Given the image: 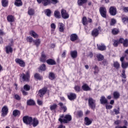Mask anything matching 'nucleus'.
I'll list each match as a JSON object with an SVG mask.
<instances>
[{
    "mask_svg": "<svg viewBox=\"0 0 128 128\" xmlns=\"http://www.w3.org/2000/svg\"><path fill=\"white\" fill-rule=\"evenodd\" d=\"M112 32L113 34H118L120 32V30L118 28H114L112 30Z\"/></svg>",
    "mask_w": 128,
    "mask_h": 128,
    "instance_id": "obj_44",
    "label": "nucleus"
},
{
    "mask_svg": "<svg viewBox=\"0 0 128 128\" xmlns=\"http://www.w3.org/2000/svg\"><path fill=\"white\" fill-rule=\"evenodd\" d=\"M21 92L23 94V96H28V93L26 92V91H25L24 90H21Z\"/></svg>",
    "mask_w": 128,
    "mask_h": 128,
    "instance_id": "obj_58",
    "label": "nucleus"
},
{
    "mask_svg": "<svg viewBox=\"0 0 128 128\" xmlns=\"http://www.w3.org/2000/svg\"><path fill=\"white\" fill-rule=\"evenodd\" d=\"M58 26H59V31L60 32H64V24L60 22L58 23Z\"/></svg>",
    "mask_w": 128,
    "mask_h": 128,
    "instance_id": "obj_23",
    "label": "nucleus"
},
{
    "mask_svg": "<svg viewBox=\"0 0 128 128\" xmlns=\"http://www.w3.org/2000/svg\"><path fill=\"white\" fill-rule=\"evenodd\" d=\"M48 90V89L46 88H43L41 90H40L38 92V94L40 98H42L44 94H46V92Z\"/></svg>",
    "mask_w": 128,
    "mask_h": 128,
    "instance_id": "obj_11",
    "label": "nucleus"
},
{
    "mask_svg": "<svg viewBox=\"0 0 128 128\" xmlns=\"http://www.w3.org/2000/svg\"><path fill=\"white\" fill-rule=\"evenodd\" d=\"M66 50H64L63 52V53L62 54V56L63 58H66Z\"/></svg>",
    "mask_w": 128,
    "mask_h": 128,
    "instance_id": "obj_56",
    "label": "nucleus"
},
{
    "mask_svg": "<svg viewBox=\"0 0 128 128\" xmlns=\"http://www.w3.org/2000/svg\"><path fill=\"white\" fill-rule=\"evenodd\" d=\"M84 116V112L82 110H79L77 112L76 115V118H82Z\"/></svg>",
    "mask_w": 128,
    "mask_h": 128,
    "instance_id": "obj_39",
    "label": "nucleus"
},
{
    "mask_svg": "<svg viewBox=\"0 0 128 128\" xmlns=\"http://www.w3.org/2000/svg\"><path fill=\"white\" fill-rule=\"evenodd\" d=\"M36 102L32 99L27 100V106H34Z\"/></svg>",
    "mask_w": 128,
    "mask_h": 128,
    "instance_id": "obj_33",
    "label": "nucleus"
},
{
    "mask_svg": "<svg viewBox=\"0 0 128 128\" xmlns=\"http://www.w3.org/2000/svg\"><path fill=\"white\" fill-rule=\"evenodd\" d=\"M14 4L16 6H22V0H15Z\"/></svg>",
    "mask_w": 128,
    "mask_h": 128,
    "instance_id": "obj_22",
    "label": "nucleus"
},
{
    "mask_svg": "<svg viewBox=\"0 0 128 128\" xmlns=\"http://www.w3.org/2000/svg\"><path fill=\"white\" fill-rule=\"evenodd\" d=\"M23 122L26 124H29L30 126L32 122V118L28 116H24L22 118Z\"/></svg>",
    "mask_w": 128,
    "mask_h": 128,
    "instance_id": "obj_4",
    "label": "nucleus"
},
{
    "mask_svg": "<svg viewBox=\"0 0 128 128\" xmlns=\"http://www.w3.org/2000/svg\"><path fill=\"white\" fill-rule=\"evenodd\" d=\"M20 78L22 80V82H28L30 80V74L29 72H26V74L22 73L20 76Z\"/></svg>",
    "mask_w": 128,
    "mask_h": 128,
    "instance_id": "obj_2",
    "label": "nucleus"
},
{
    "mask_svg": "<svg viewBox=\"0 0 128 128\" xmlns=\"http://www.w3.org/2000/svg\"><path fill=\"white\" fill-rule=\"evenodd\" d=\"M88 58H92L94 56V54H92V52H90L88 54Z\"/></svg>",
    "mask_w": 128,
    "mask_h": 128,
    "instance_id": "obj_62",
    "label": "nucleus"
},
{
    "mask_svg": "<svg viewBox=\"0 0 128 128\" xmlns=\"http://www.w3.org/2000/svg\"><path fill=\"white\" fill-rule=\"evenodd\" d=\"M46 54H44V52H42L41 54V58H40V62H46Z\"/></svg>",
    "mask_w": 128,
    "mask_h": 128,
    "instance_id": "obj_28",
    "label": "nucleus"
},
{
    "mask_svg": "<svg viewBox=\"0 0 128 128\" xmlns=\"http://www.w3.org/2000/svg\"><path fill=\"white\" fill-rule=\"evenodd\" d=\"M28 16H34V10L32 9V8H28Z\"/></svg>",
    "mask_w": 128,
    "mask_h": 128,
    "instance_id": "obj_27",
    "label": "nucleus"
},
{
    "mask_svg": "<svg viewBox=\"0 0 128 128\" xmlns=\"http://www.w3.org/2000/svg\"><path fill=\"white\" fill-rule=\"evenodd\" d=\"M122 20L124 24H128V16H122Z\"/></svg>",
    "mask_w": 128,
    "mask_h": 128,
    "instance_id": "obj_43",
    "label": "nucleus"
},
{
    "mask_svg": "<svg viewBox=\"0 0 128 128\" xmlns=\"http://www.w3.org/2000/svg\"><path fill=\"white\" fill-rule=\"evenodd\" d=\"M74 90H76V92H80V86H76L74 87Z\"/></svg>",
    "mask_w": 128,
    "mask_h": 128,
    "instance_id": "obj_47",
    "label": "nucleus"
},
{
    "mask_svg": "<svg viewBox=\"0 0 128 128\" xmlns=\"http://www.w3.org/2000/svg\"><path fill=\"white\" fill-rule=\"evenodd\" d=\"M88 106L91 110H96V101L92 98H88Z\"/></svg>",
    "mask_w": 128,
    "mask_h": 128,
    "instance_id": "obj_3",
    "label": "nucleus"
},
{
    "mask_svg": "<svg viewBox=\"0 0 128 128\" xmlns=\"http://www.w3.org/2000/svg\"><path fill=\"white\" fill-rule=\"evenodd\" d=\"M113 96L114 100H118V98H120V92L118 91H115L113 92Z\"/></svg>",
    "mask_w": 128,
    "mask_h": 128,
    "instance_id": "obj_21",
    "label": "nucleus"
},
{
    "mask_svg": "<svg viewBox=\"0 0 128 128\" xmlns=\"http://www.w3.org/2000/svg\"><path fill=\"white\" fill-rule=\"evenodd\" d=\"M110 14L111 16H116V8L114 6L110 7Z\"/></svg>",
    "mask_w": 128,
    "mask_h": 128,
    "instance_id": "obj_12",
    "label": "nucleus"
},
{
    "mask_svg": "<svg viewBox=\"0 0 128 128\" xmlns=\"http://www.w3.org/2000/svg\"><path fill=\"white\" fill-rule=\"evenodd\" d=\"M26 40H27V42H28L30 44H32V42H34V38L32 37L28 36L26 38Z\"/></svg>",
    "mask_w": 128,
    "mask_h": 128,
    "instance_id": "obj_49",
    "label": "nucleus"
},
{
    "mask_svg": "<svg viewBox=\"0 0 128 128\" xmlns=\"http://www.w3.org/2000/svg\"><path fill=\"white\" fill-rule=\"evenodd\" d=\"M58 106H60V107L61 110H64V112H66L68 110V108H66V106H64L62 102H59Z\"/></svg>",
    "mask_w": 128,
    "mask_h": 128,
    "instance_id": "obj_19",
    "label": "nucleus"
},
{
    "mask_svg": "<svg viewBox=\"0 0 128 128\" xmlns=\"http://www.w3.org/2000/svg\"><path fill=\"white\" fill-rule=\"evenodd\" d=\"M6 54H8L9 52H12V48L10 46H8L6 47Z\"/></svg>",
    "mask_w": 128,
    "mask_h": 128,
    "instance_id": "obj_31",
    "label": "nucleus"
},
{
    "mask_svg": "<svg viewBox=\"0 0 128 128\" xmlns=\"http://www.w3.org/2000/svg\"><path fill=\"white\" fill-rule=\"evenodd\" d=\"M106 110H112V106L111 105H106Z\"/></svg>",
    "mask_w": 128,
    "mask_h": 128,
    "instance_id": "obj_60",
    "label": "nucleus"
},
{
    "mask_svg": "<svg viewBox=\"0 0 128 128\" xmlns=\"http://www.w3.org/2000/svg\"><path fill=\"white\" fill-rule=\"evenodd\" d=\"M7 20L10 22H14V18L12 15H9L7 16Z\"/></svg>",
    "mask_w": 128,
    "mask_h": 128,
    "instance_id": "obj_29",
    "label": "nucleus"
},
{
    "mask_svg": "<svg viewBox=\"0 0 128 128\" xmlns=\"http://www.w3.org/2000/svg\"><path fill=\"white\" fill-rule=\"evenodd\" d=\"M96 58L98 60L100 61H102V60H104V56H102V54H97Z\"/></svg>",
    "mask_w": 128,
    "mask_h": 128,
    "instance_id": "obj_45",
    "label": "nucleus"
},
{
    "mask_svg": "<svg viewBox=\"0 0 128 128\" xmlns=\"http://www.w3.org/2000/svg\"><path fill=\"white\" fill-rule=\"evenodd\" d=\"M12 116L14 117L20 116V111L18 110H14L12 112Z\"/></svg>",
    "mask_w": 128,
    "mask_h": 128,
    "instance_id": "obj_18",
    "label": "nucleus"
},
{
    "mask_svg": "<svg viewBox=\"0 0 128 128\" xmlns=\"http://www.w3.org/2000/svg\"><path fill=\"white\" fill-rule=\"evenodd\" d=\"M115 114L118 115L120 114V107H118V110L116 108H114L113 110Z\"/></svg>",
    "mask_w": 128,
    "mask_h": 128,
    "instance_id": "obj_51",
    "label": "nucleus"
},
{
    "mask_svg": "<svg viewBox=\"0 0 128 128\" xmlns=\"http://www.w3.org/2000/svg\"><path fill=\"white\" fill-rule=\"evenodd\" d=\"M68 98L70 100H74L76 98V94L70 92L67 94Z\"/></svg>",
    "mask_w": 128,
    "mask_h": 128,
    "instance_id": "obj_9",
    "label": "nucleus"
},
{
    "mask_svg": "<svg viewBox=\"0 0 128 128\" xmlns=\"http://www.w3.org/2000/svg\"><path fill=\"white\" fill-rule=\"evenodd\" d=\"M23 88L24 90H26V92H28V90H30V86L26 84L24 86Z\"/></svg>",
    "mask_w": 128,
    "mask_h": 128,
    "instance_id": "obj_41",
    "label": "nucleus"
},
{
    "mask_svg": "<svg viewBox=\"0 0 128 128\" xmlns=\"http://www.w3.org/2000/svg\"><path fill=\"white\" fill-rule=\"evenodd\" d=\"M34 78L38 80H42V76L38 73L34 74Z\"/></svg>",
    "mask_w": 128,
    "mask_h": 128,
    "instance_id": "obj_30",
    "label": "nucleus"
},
{
    "mask_svg": "<svg viewBox=\"0 0 128 128\" xmlns=\"http://www.w3.org/2000/svg\"><path fill=\"white\" fill-rule=\"evenodd\" d=\"M122 78H126V70H122Z\"/></svg>",
    "mask_w": 128,
    "mask_h": 128,
    "instance_id": "obj_53",
    "label": "nucleus"
},
{
    "mask_svg": "<svg viewBox=\"0 0 128 128\" xmlns=\"http://www.w3.org/2000/svg\"><path fill=\"white\" fill-rule=\"evenodd\" d=\"M42 2L44 6H46L50 4V0H42Z\"/></svg>",
    "mask_w": 128,
    "mask_h": 128,
    "instance_id": "obj_34",
    "label": "nucleus"
},
{
    "mask_svg": "<svg viewBox=\"0 0 128 128\" xmlns=\"http://www.w3.org/2000/svg\"><path fill=\"white\" fill-rule=\"evenodd\" d=\"M116 21L114 19H112L111 22H110V26H114L116 23Z\"/></svg>",
    "mask_w": 128,
    "mask_h": 128,
    "instance_id": "obj_59",
    "label": "nucleus"
},
{
    "mask_svg": "<svg viewBox=\"0 0 128 128\" xmlns=\"http://www.w3.org/2000/svg\"><path fill=\"white\" fill-rule=\"evenodd\" d=\"M70 54L72 58H78V51L74 50L70 52Z\"/></svg>",
    "mask_w": 128,
    "mask_h": 128,
    "instance_id": "obj_17",
    "label": "nucleus"
},
{
    "mask_svg": "<svg viewBox=\"0 0 128 128\" xmlns=\"http://www.w3.org/2000/svg\"><path fill=\"white\" fill-rule=\"evenodd\" d=\"M58 108V104H53L50 106V110H56Z\"/></svg>",
    "mask_w": 128,
    "mask_h": 128,
    "instance_id": "obj_37",
    "label": "nucleus"
},
{
    "mask_svg": "<svg viewBox=\"0 0 128 128\" xmlns=\"http://www.w3.org/2000/svg\"><path fill=\"white\" fill-rule=\"evenodd\" d=\"M97 48L99 50H101L102 52H104V50H106V46L104 44H101L100 45L97 44Z\"/></svg>",
    "mask_w": 128,
    "mask_h": 128,
    "instance_id": "obj_15",
    "label": "nucleus"
},
{
    "mask_svg": "<svg viewBox=\"0 0 128 128\" xmlns=\"http://www.w3.org/2000/svg\"><path fill=\"white\" fill-rule=\"evenodd\" d=\"M54 16H55L56 18H60V12L58 10H56L54 12Z\"/></svg>",
    "mask_w": 128,
    "mask_h": 128,
    "instance_id": "obj_32",
    "label": "nucleus"
},
{
    "mask_svg": "<svg viewBox=\"0 0 128 128\" xmlns=\"http://www.w3.org/2000/svg\"><path fill=\"white\" fill-rule=\"evenodd\" d=\"M1 112H2L1 116L3 118H4V116H8V106H4L2 108Z\"/></svg>",
    "mask_w": 128,
    "mask_h": 128,
    "instance_id": "obj_5",
    "label": "nucleus"
},
{
    "mask_svg": "<svg viewBox=\"0 0 128 128\" xmlns=\"http://www.w3.org/2000/svg\"><path fill=\"white\" fill-rule=\"evenodd\" d=\"M82 90H84V92H88L92 90V88L88 85L86 84H83V86L82 87Z\"/></svg>",
    "mask_w": 128,
    "mask_h": 128,
    "instance_id": "obj_14",
    "label": "nucleus"
},
{
    "mask_svg": "<svg viewBox=\"0 0 128 128\" xmlns=\"http://www.w3.org/2000/svg\"><path fill=\"white\" fill-rule=\"evenodd\" d=\"M124 11L125 12H128V7H125L124 8Z\"/></svg>",
    "mask_w": 128,
    "mask_h": 128,
    "instance_id": "obj_64",
    "label": "nucleus"
},
{
    "mask_svg": "<svg viewBox=\"0 0 128 128\" xmlns=\"http://www.w3.org/2000/svg\"><path fill=\"white\" fill-rule=\"evenodd\" d=\"M123 46L126 48H128V39H126L123 42Z\"/></svg>",
    "mask_w": 128,
    "mask_h": 128,
    "instance_id": "obj_52",
    "label": "nucleus"
},
{
    "mask_svg": "<svg viewBox=\"0 0 128 128\" xmlns=\"http://www.w3.org/2000/svg\"><path fill=\"white\" fill-rule=\"evenodd\" d=\"M82 23L84 26H86V24H88V20L86 19V17H84L82 18Z\"/></svg>",
    "mask_w": 128,
    "mask_h": 128,
    "instance_id": "obj_46",
    "label": "nucleus"
},
{
    "mask_svg": "<svg viewBox=\"0 0 128 128\" xmlns=\"http://www.w3.org/2000/svg\"><path fill=\"white\" fill-rule=\"evenodd\" d=\"M51 1L52 2V4H56L58 2V0H51Z\"/></svg>",
    "mask_w": 128,
    "mask_h": 128,
    "instance_id": "obj_61",
    "label": "nucleus"
},
{
    "mask_svg": "<svg viewBox=\"0 0 128 128\" xmlns=\"http://www.w3.org/2000/svg\"><path fill=\"white\" fill-rule=\"evenodd\" d=\"M61 14L63 18L66 19L70 18V15H68V14L66 12V10L64 9H62L61 10Z\"/></svg>",
    "mask_w": 128,
    "mask_h": 128,
    "instance_id": "obj_8",
    "label": "nucleus"
},
{
    "mask_svg": "<svg viewBox=\"0 0 128 128\" xmlns=\"http://www.w3.org/2000/svg\"><path fill=\"white\" fill-rule=\"evenodd\" d=\"M40 70H42V72H44L46 70V64H42L40 67Z\"/></svg>",
    "mask_w": 128,
    "mask_h": 128,
    "instance_id": "obj_48",
    "label": "nucleus"
},
{
    "mask_svg": "<svg viewBox=\"0 0 128 128\" xmlns=\"http://www.w3.org/2000/svg\"><path fill=\"white\" fill-rule=\"evenodd\" d=\"M14 98L17 100H20V97L18 94H15Z\"/></svg>",
    "mask_w": 128,
    "mask_h": 128,
    "instance_id": "obj_57",
    "label": "nucleus"
},
{
    "mask_svg": "<svg viewBox=\"0 0 128 128\" xmlns=\"http://www.w3.org/2000/svg\"><path fill=\"white\" fill-rule=\"evenodd\" d=\"M30 34L31 36H32L34 38H38V34L34 30H31Z\"/></svg>",
    "mask_w": 128,
    "mask_h": 128,
    "instance_id": "obj_24",
    "label": "nucleus"
},
{
    "mask_svg": "<svg viewBox=\"0 0 128 128\" xmlns=\"http://www.w3.org/2000/svg\"><path fill=\"white\" fill-rule=\"evenodd\" d=\"M50 27H51V28L53 29L52 30V32H54V30H56V24L54 23L50 25Z\"/></svg>",
    "mask_w": 128,
    "mask_h": 128,
    "instance_id": "obj_55",
    "label": "nucleus"
},
{
    "mask_svg": "<svg viewBox=\"0 0 128 128\" xmlns=\"http://www.w3.org/2000/svg\"><path fill=\"white\" fill-rule=\"evenodd\" d=\"M94 74H98V72H100V70H98V68L96 66L94 68Z\"/></svg>",
    "mask_w": 128,
    "mask_h": 128,
    "instance_id": "obj_54",
    "label": "nucleus"
},
{
    "mask_svg": "<svg viewBox=\"0 0 128 128\" xmlns=\"http://www.w3.org/2000/svg\"><path fill=\"white\" fill-rule=\"evenodd\" d=\"M88 2V0H78V6H82V4Z\"/></svg>",
    "mask_w": 128,
    "mask_h": 128,
    "instance_id": "obj_38",
    "label": "nucleus"
},
{
    "mask_svg": "<svg viewBox=\"0 0 128 128\" xmlns=\"http://www.w3.org/2000/svg\"><path fill=\"white\" fill-rule=\"evenodd\" d=\"M100 26L98 27L97 28L94 29L92 32V36L96 38L98 36V34H100Z\"/></svg>",
    "mask_w": 128,
    "mask_h": 128,
    "instance_id": "obj_7",
    "label": "nucleus"
},
{
    "mask_svg": "<svg viewBox=\"0 0 128 128\" xmlns=\"http://www.w3.org/2000/svg\"><path fill=\"white\" fill-rule=\"evenodd\" d=\"M48 78L51 80H54L56 78V74L54 72H50L48 75Z\"/></svg>",
    "mask_w": 128,
    "mask_h": 128,
    "instance_id": "obj_26",
    "label": "nucleus"
},
{
    "mask_svg": "<svg viewBox=\"0 0 128 128\" xmlns=\"http://www.w3.org/2000/svg\"><path fill=\"white\" fill-rule=\"evenodd\" d=\"M33 42L34 43L35 46H38L40 44V40L37 39L33 40Z\"/></svg>",
    "mask_w": 128,
    "mask_h": 128,
    "instance_id": "obj_40",
    "label": "nucleus"
},
{
    "mask_svg": "<svg viewBox=\"0 0 128 128\" xmlns=\"http://www.w3.org/2000/svg\"><path fill=\"white\" fill-rule=\"evenodd\" d=\"M39 124L38 120L36 118H32V122H31V124L30 126H32L34 128H36V126H38Z\"/></svg>",
    "mask_w": 128,
    "mask_h": 128,
    "instance_id": "obj_10",
    "label": "nucleus"
},
{
    "mask_svg": "<svg viewBox=\"0 0 128 128\" xmlns=\"http://www.w3.org/2000/svg\"><path fill=\"white\" fill-rule=\"evenodd\" d=\"M120 124V120H117L114 122V124H116L117 126H118V124Z\"/></svg>",
    "mask_w": 128,
    "mask_h": 128,
    "instance_id": "obj_63",
    "label": "nucleus"
},
{
    "mask_svg": "<svg viewBox=\"0 0 128 128\" xmlns=\"http://www.w3.org/2000/svg\"><path fill=\"white\" fill-rule=\"evenodd\" d=\"M15 62H16V64H25L24 60L20 58H16L15 60Z\"/></svg>",
    "mask_w": 128,
    "mask_h": 128,
    "instance_id": "obj_36",
    "label": "nucleus"
},
{
    "mask_svg": "<svg viewBox=\"0 0 128 128\" xmlns=\"http://www.w3.org/2000/svg\"><path fill=\"white\" fill-rule=\"evenodd\" d=\"M99 10L102 17L106 18V8L105 7H100Z\"/></svg>",
    "mask_w": 128,
    "mask_h": 128,
    "instance_id": "obj_6",
    "label": "nucleus"
},
{
    "mask_svg": "<svg viewBox=\"0 0 128 128\" xmlns=\"http://www.w3.org/2000/svg\"><path fill=\"white\" fill-rule=\"evenodd\" d=\"M78 36L76 34H72L70 36V40H71V42H76V40H78Z\"/></svg>",
    "mask_w": 128,
    "mask_h": 128,
    "instance_id": "obj_16",
    "label": "nucleus"
},
{
    "mask_svg": "<svg viewBox=\"0 0 128 128\" xmlns=\"http://www.w3.org/2000/svg\"><path fill=\"white\" fill-rule=\"evenodd\" d=\"M45 14L47 16H50V14H52V10L50 9H46L44 10Z\"/></svg>",
    "mask_w": 128,
    "mask_h": 128,
    "instance_id": "obj_42",
    "label": "nucleus"
},
{
    "mask_svg": "<svg viewBox=\"0 0 128 128\" xmlns=\"http://www.w3.org/2000/svg\"><path fill=\"white\" fill-rule=\"evenodd\" d=\"M100 104H108V99L106 98L104 96H102L100 98Z\"/></svg>",
    "mask_w": 128,
    "mask_h": 128,
    "instance_id": "obj_13",
    "label": "nucleus"
},
{
    "mask_svg": "<svg viewBox=\"0 0 128 128\" xmlns=\"http://www.w3.org/2000/svg\"><path fill=\"white\" fill-rule=\"evenodd\" d=\"M72 120V115L67 114L66 115L62 114L60 116L58 120L61 124H68L69 122H70Z\"/></svg>",
    "mask_w": 128,
    "mask_h": 128,
    "instance_id": "obj_1",
    "label": "nucleus"
},
{
    "mask_svg": "<svg viewBox=\"0 0 128 128\" xmlns=\"http://www.w3.org/2000/svg\"><path fill=\"white\" fill-rule=\"evenodd\" d=\"M2 6L6 8L8 6V0H2Z\"/></svg>",
    "mask_w": 128,
    "mask_h": 128,
    "instance_id": "obj_35",
    "label": "nucleus"
},
{
    "mask_svg": "<svg viewBox=\"0 0 128 128\" xmlns=\"http://www.w3.org/2000/svg\"><path fill=\"white\" fill-rule=\"evenodd\" d=\"M84 122H85L86 126H90V124H92V121L90 120V118H88V117H85Z\"/></svg>",
    "mask_w": 128,
    "mask_h": 128,
    "instance_id": "obj_20",
    "label": "nucleus"
},
{
    "mask_svg": "<svg viewBox=\"0 0 128 128\" xmlns=\"http://www.w3.org/2000/svg\"><path fill=\"white\" fill-rule=\"evenodd\" d=\"M46 64H56V62L54 59H48L46 60Z\"/></svg>",
    "mask_w": 128,
    "mask_h": 128,
    "instance_id": "obj_25",
    "label": "nucleus"
},
{
    "mask_svg": "<svg viewBox=\"0 0 128 128\" xmlns=\"http://www.w3.org/2000/svg\"><path fill=\"white\" fill-rule=\"evenodd\" d=\"M113 46H118L120 44V42L118 40H113Z\"/></svg>",
    "mask_w": 128,
    "mask_h": 128,
    "instance_id": "obj_50",
    "label": "nucleus"
}]
</instances>
